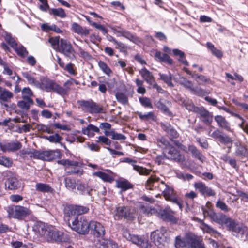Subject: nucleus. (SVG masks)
Returning a JSON list of instances; mask_svg holds the SVG:
<instances>
[{
    "mask_svg": "<svg viewBox=\"0 0 248 248\" xmlns=\"http://www.w3.org/2000/svg\"><path fill=\"white\" fill-rule=\"evenodd\" d=\"M198 114L202 117V121L207 125L210 124L213 121L212 114L203 107H202Z\"/></svg>",
    "mask_w": 248,
    "mask_h": 248,
    "instance_id": "412c9836",
    "label": "nucleus"
},
{
    "mask_svg": "<svg viewBox=\"0 0 248 248\" xmlns=\"http://www.w3.org/2000/svg\"><path fill=\"white\" fill-rule=\"evenodd\" d=\"M115 211V217L117 220L124 219L129 221H133L136 217L134 210L129 206L117 207Z\"/></svg>",
    "mask_w": 248,
    "mask_h": 248,
    "instance_id": "6e6552de",
    "label": "nucleus"
},
{
    "mask_svg": "<svg viewBox=\"0 0 248 248\" xmlns=\"http://www.w3.org/2000/svg\"><path fill=\"white\" fill-rule=\"evenodd\" d=\"M98 66L102 71L106 75L109 76L112 71L108 65L103 61H99L98 62Z\"/></svg>",
    "mask_w": 248,
    "mask_h": 248,
    "instance_id": "09e8293b",
    "label": "nucleus"
},
{
    "mask_svg": "<svg viewBox=\"0 0 248 248\" xmlns=\"http://www.w3.org/2000/svg\"><path fill=\"white\" fill-rule=\"evenodd\" d=\"M186 239L185 240L182 239L180 236H177L175 238V246L176 248H181L186 247Z\"/></svg>",
    "mask_w": 248,
    "mask_h": 248,
    "instance_id": "864d4df0",
    "label": "nucleus"
},
{
    "mask_svg": "<svg viewBox=\"0 0 248 248\" xmlns=\"http://www.w3.org/2000/svg\"><path fill=\"white\" fill-rule=\"evenodd\" d=\"M36 190L43 193H50L54 194L55 192L54 189L46 183H38L35 185Z\"/></svg>",
    "mask_w": 248,
    "mask_h": 248,
    "instance_id": "bb28decb",
    "label": "nucleus"
},
{
    "mask_svg": "<svg viewBox=\"0 0 248 248\" xmlns=\"http://www.w3.org/2000/svg\"><path fill=\"white\" fill-rule=\"evenodd\" d=\"M57 51L63 54L71 59L75 58V51L71 43L67 40L62 38L60 39V46Z\"/></svg>",
    "mask_w": 248,
    "mask_h": 248,
    "instance_id": "9d476101",
    "label": "nucleus"
},
{
    "mask_svg": "<svg viewBox=\"0 0 248 248\" xmlns=\"http://www.w3.org/2000/svg\"><path fill=\"white\" fill-rule=\"evenodd\" d=\"M37 128H38V130H41L43 132H46L48 134L53 133V131L51 130L50 127L42 124H37Z\"/></svg>",
    "mask_w": 248,
    "mask_h": 248,
    "instance_id": "0e129e2a",
    "label": "nucleus"
},
{
    "mask_svg": "<svg viewBox=\"0 0 248 248\" xmlns=\"http://www.w3.org/2000/svg\"><path fill=\"white\" fill-rule=\"evenodd\" d=\"M165 189L163 191L164 196L166 200L169 197H170L172 195L174 194L173 188L169 186L168 185L165 184Z\"/></svg>",
    "mask_w": 248,
    "mask_h": 248,
    "instance_id": "8fccbe9b",
    "label": "nucleus"
},
{
    "mask_svg": "<svg viewBox=\"0 0 248 248\" xmlns=\"http://www.w3.org/2000/svg\"><path fill=\"white\" fill-rule=\"evenodd\" d=\"M94 238H102L105 234V229L104 226L99 222L90 221L89 227V232Z\"/></svg>",
    "mask_w": 248,
    "mask_h": 248,
    "instance_id": "1a4fd4ad",
    "label": "nucleus"
},
{
    "mask_svg": "<svg viewBox=\"0 0 248 248\" xmlns=\"http://www.w3.org/2000/svg\"><path fill=\"white\" fill-rule=\"evenodd\" d=\"M195 188L198 190L202 195H205V191L207 186L205 184L201 182L194 184Z\"/></svg>",
    "mask_w": 248,
    "mask_h": 248,
    "instance_id": "4d7b16f0",
    "label": "nucleus"
},
{
    "mask_svg": "<svg viewBox=\"0 0 248 248\" xmlns=\"http://www.w3.org/2000/svg\"><path fill=\"white\" fill-rule=\"evenodd\" d=\"M160 79L166 83L169 86L173 87L174 84L172 82V77L170 73L169 75L166 74L159 73V74Z\"/></svg>",
    "mask_w": 248,
    "mask_h": 248,
    "instance_id": "c03bdc74",
    "label": "nucleus"
},
{
    "mask_svg": "<svg viewBox=\"0 0 248 248\" xmlns=\"http://www.w3.org/2000/svg\"><path fill=\"white\" fill-rule=\"evenodd\" d=\"M116 183L117 187L121 188L122 191H125L133 188V185L130 183L127 179L117 180Z\"/></svg>",
    "mask_w": 248,
    "mask_h": 248,
    "instance_id": "7c9ffc66",
    "label": "nucleus"
},
{
    "mask_svg": "<svg viewBox=\"0 0 248 248\" xmlns=\"http://www.w3.org/2000/svg\"><path fill=\"white\" fill-rule=\"evenodd\" d=\"M174 213H167L165 211H163L162 213H158V214L160 218L163 220L175 224L177 223L178 218L173 216Z\"/></svg>",
    "mask_w": 248,
    "mask_h": 248,
    "instance_id": "393cba45",
    "label": "nucleus"
},
{
    "mask_svg": "<svg viewBox=\"0 0 248 248\" xmlns=\"http://www.w3.org/2000/svg\"><path fill=\"white\" fill-rule=\"evenodd\" d=\"M89 208L88 207L70 205L64 209V219L69 227H71V223L74 219H78L82 216V214L88 212Z\"/></svg>",
    "mask_w": 248,
    "mask_h": 248,
    "instance_id": "f257e3e1",
    "label": "nucleus"
},
{
    "mask_svg": "<svg viewBox=\"0 0 248 248\" xmlns=\"http://www.w3.org/2000/svg\"><path fill=\"white\" fill-rule=\"evenodd\" d=\"M5 186H7L9 189L15 190L20 187V183L16 178L11 177L7 179L5 182Z\"/></svg>",
    "mask_w": 248,
    "mask_h": 248,
    "instance_id": "c756f323",
    "label": "nucleus"
},
{
    "mask_svg": "<svg viewBox=\"0 0 248 248\" xmlns=\"http://www.w3.org/2000/svg\"><path fill=\"white\" fill-rule=\"evenodd\" d=\"M140 73L144 79L149 84H151L154 79L152 74L145 67L140 71Z\"/></svg>",
    "mask_w": 248,
    "mask_h": 248,
    "instance_id": "2f4dec72",
    "label": "nucleus"
},
{
    "mask_svg": "<svg viewBox=\"0 0 248 248\" xmlns=\"http://www.w3.org/2000/svg\"><path fill=\"white\" fill-rule=\"evenodd\" d=\"M62 156L60 150H51V161L56 158H61Z\"/></svg>",
    "mask_w": 248,
    "mask_h": 248,
    "instance_id": "774afa93",
    "label": "nucleus"
},
{
    "mask_svg": "<svg viewBox=\"0 0 248 248\" xmlns=\"http://www.w3.org/2000/svg\"><path fill=\"white\" fill-rule=\"evenodd\" d=\"M13 97V94L11 92L0 86V100L7 101Z\"/></svg>",
    "mask_w": 248,
    "mask_h": 248,
    "instance_id": "473e14b6",
    "label": "nucleus"
},
{
    "mask_svg": "<svg viewBox=\"0 0 248 248\" xmlns=\"http://www.w3.org/2000/svg\"><path fill=\"white\" fill-rule=\"evenodd\" d=\"M48 41L51 44L53 48L57 51L60 44V37L58 36L55 37H50Z\"/></svg>",
    "mask_w": 248,
    "mask_h": 248,
    "instance_id": "49530a36",
    "label": "nucleus"
},
{
    "mask_svg": "<svg viewBox=\"0 0 248 248\" xmlns=\"http://www.w3.org/2000/svg\"><path fill=\"white\" fill-rule=\"evenodd\" d=\"M115 32L117 34L118 37H124L125 38L130 40L131 42L138 44L141 42L140 39L132 34L128 31L124 29H121L119 30H115Z\"/></svg>",
    "mask_w": 248,
    "mask_h": 248,
    "instance_id": "4468645a",
    "label": "nucleus"
},
{
    "mask_svg": "<svg viewBox=\"0 0 248 248\" xmlns=\"http://www.w3.org/2000/svg\"><path fill=\"white\" fill-rule=\"evenodd\" d=\"M201 224L203 227V229L207 232L210 233H217V231L214 230L212 227L207 224L204 223L203 221L200 220Z\"/></svg>",
    "mask_w": 248,
    "mask_h": 248,
    "instance_id": "69168bd1",
    "label": "nucleus"
},
{
    "mask_svg": "<svg viewBox=\"0 0 248 248\" xmlns=\"http://www.w3.org/2000/svg\"><path fill=\"white\" fill-rule=\"evenodd\" d=\"M183 70L186 74L190 75L192 78L194 79L199 85H204L206 83H209L210 82V79L204 75L192 73L186 67H184Z\"/></svg>",
    "mask_w": 248,
    "mask_h": 248,
    "instance_id": "dca6fc26",
    "label": "nucleus"
},
{
    "mask_svg": "<svg viewBox=\"0 0 248 248\" xmlns=\"http://www.w3.org/2000/svg\"><path fill=\"white\" fill-rule=\"evenodd\" d=\"M190 91L192 93L197 96L202 97L205 94V91L200 87L196 86L195 87H192Z\"/></svg>",
    "mask_w": 248,
    "mask_h": 248,
    "instance_id": "603ef678",
    "label": "nucleus"
},
{
    "mask_svg": "<svg viewBox=\"0 0 248 248\" xmlns=\"http://www.w3.org/2000/svg\"><path fill=\"white\" fill-rule=\"evenodd\" d=\"M82 132L84 135H87L88 136L92 135L93 136L94 134L92 133L91 132H95L99 133H100V129L98 127L92 124H89L86 127L82 128Z\"/></svg>",
    "mask_w": 248,
    "mask_h": 248,
    "instance_id": "e433bc0d",
    "label": "nucleus"
},
{
    "mask_svg": "<svg viewBox=\"0 0 248 248\" xmlns=\"http://www.w3.org/2000/svg\"><path fill=\"white\" fill-rule=\"evenodd\" d=\"M93 175L100 178L104 182L112 183L114 180L112 176L103 171H96L93 173Z\"/></svg>",
    "mask_w": 248,
    "mask_h": 248,
    "instance_id": "c9c22d12",
    "label": "nucleus"
},
{
    "mask_svg": "<svg viewBox=\"0 0 248 248\" xmlns=\"http://www.w3.org/2000/svg\"><path fill=\"white\" fill-rule=\"evenodd\" d=\"M47 242H62L63 241V233L52 226H50L45 238Z\"/></svg>",
    "mask_w": 248,
    "mask_h": 248,
    "instance_id": "9b49d317",
    "label": "nucleus"
},
{
    "mask_svg": "<svg viewBox=\"0 0 248 248\" xmlns=\"http://www.w3.org/2000/svg\"><path fill=\"white\" fill-rule=\"evenodd\" d=\"M115 97L117 101L123 105H126L128 102V97L124 93L121 92H117L115 93Z\"/></svg>",
    "mask_w": 248,
    "mask_h": 248,
    "instance_id": "a18cd8bd",
    "label": "nucleus"
},
{
    "mask_svg": "<svg viewBox=\"0 0 248 248\" xmlns=\"http://www.w3.org/2000/svg\"><path fill=\"white\" fill-rule=\"evenodd\" d=\"M64 182L66 188L73 192H76L77 183L75 179L70 177H66L64 178Z\"/></svg>",
    "mask_w": 248,
    "mask_h": 248,
    "instance_id": "72a5a7b5",
    "label": "nucleus"
},
{
    "mask_svg": "<svg viewBox=\"0 0 248 248\" xmlns=\"http://www.w3.org/2000/svg\"><path fill=\"white\" fill-rule=\"evenodd\" d=\"M14 50L19 56L22 58H25L29 54L26 47L22 44H20L19 46L17 45Z\"/></svg>",
    "mask_w": 248,
    "mask_h": 248,
    "instance_id": "79ce46f5",
    "label": "nucleus"
},
{
    "mask_svg": "<svg viewBox=\"0 0 248 248\" xmlns=\"http://www.w3.org/2000/svg\"><path fill=\"white\" fill-rule=\"evenodd\" d=\"M76 190L80 195L89 196L91 195L92 189L90 188L88 184L84 183H77Z\"/></svg>",
    "mask_w": 248,
    "mask_h": 248,
    "instance_id": "a878e982",
    "label": "nucleus"
},
{
    "mask_svg": "<svg viewBox=\"0 0 248 248\" xmlns=\"http://www.w3.org/2000/svg\"><path fill=\"white\" fill-rule=\"evenodd\" d=\"M166 200L171 201L172 203L178 205L180 209H182L183 207V203L181 202L180 199L175 193Z\"/></svg>",
    "mask_w": 248,
    "mask_h": 248,
    "instance_id": "3c124183",
    "label": "nucleus"
},
{
    "mask_svg": "<svg viewBox=\"0 0 248 248\" xmlns=\"http://www.w3.org/2000/svg\"><path fill=\"white\" fill-rule=\"evenodd\" d=\"M154 104L164 115L170 117H173L174 116V115L169 109V108L161 101V99L155 101Z\"/></svg>",
    "mask_w": 248,
    "mask_h": 248,
    "instance_id": "4be33fe9",
    "label": "nucleus"
},
{
    "mask_svg": "<svg viewBox=\"0 0 248 248\" xmlns=\"http://www.w3.org/2000/svg\"><path fill=\"white\" fill-rule=\"evenodd\" d=\"M99 141L108 146L110 145L111 144V140L105 136H99L98 137V140H97L96 142Z\"/></svg>",
    "mask_w": 248,
    "mask_h": 248,
    "instance_id": "338daca9",
    "label": "nucleus"
},
{
    "mask_svg": "<svg viewBox=\"0 0 248 248\" xmlns=\"http://www.w3.org/2000/svg\"><path fill=\"white\" fill-rule=\"evenodd\" d=\"M22 75L27 79L28 83L31 85H34L38 88H40L41 83L35 80V78L27 72H22Z\"/></svg>",
    "mask_w": 248,
    "mask_h": 248,
    "instance_id": "a19ab883",
    "label": "nucleus"
},
{
    "mask_svg": "<svg viewBox=\"0 0 248 248\" xmlns=\"http://www.w3.org/2000/svg\"><path fill=\"white\" fill-rule=\"evenodd\" d=\"M172 53L174 56H178V61L185 66H188L189 62L186 59V54L184 52L178 49L174 48L172 49Z\"/></svg>",
    "mask_w": 248,
    "mask_h": 248,
    "instance_id": "cd10ccee",
    "label": "nucleus"
},
{
    "mask_svg": "<svg viewBox=\"0 0 248 248\" xmlns=\"http://www.w3.org/2000/svg\"><path fill=\"white\" fill-rule=\"evenodd\" d=\"M49 141L51 143H60L62 138L58 133L49 136Z\"/></svg>",
    "mask_w": 248,
    "mask_h": 248,
    "instance_id": "680f3d73",
    "label": "nucleus"
},
{
    "mask_svg": "<svg viewBox=\"0 0 248 248\" xmlns=\"http://www.w3.org/2000/svg\"><path fill=\"white\" fill-rule=\"evenodd\" d=\"M235 155L239 156H246L248 155L247 149L243 146L238 147L235 151Z\"/></svg>",
    "mask_w": 248,
    "mask_h": 248,
    "instance_id": "052dcab7",
    "label": "nucleus"
},
{
    "mask_svg": "<svg viewBox=\"0 0 248 248\" xmlns=\"http://www.w3.org/2000/svg\"><path fill=\"white\" fill-rule=\"evenodd\" d=\"M211 136L214 139L218 140L221 143L224 145L228 144H232L233 140L228 135L225 134L222 131L218 129H217L214 131Z\"/></svg>",
    "mask_w": 248,
    "mask_h": 248,
    "instance_id": "ddd939ff",
    "label": "nucleus"
},
{
    "mask_svg": "<svg viewBox=\"0 0 248 248\" xmlns=\"http://www.w3.org/2000/svg\"><path fill=\"white\" fill-rule=\"evenodd\" d=\"M211 219L221 225L226 224L228 217L222 213L217 214L216 212L211 213Z\"/></svg>",
    "mask_w": 248,
    "mask_h": 248,
    "instance_id": "b1692460",
    "label": "nucleus"
},
{
    "mask_svg": "<svg viewBox=\"0 0 248 248\" xmlns=\"http://www.w3.org/2000/svg\"><path fill=\"white\" fill-rule=\"evenodd\" d=\"M78 104L83 111L90 114L104 113L102 107L100 106L92 99L89 100H81L78 101Z\"/></svg>",
    "mask_w": 248,
    "mask_h": 248,
    "instance_id": "0eeeda50",
    "label": "nucleus"
},
{
    "mask_svg": "<svg viewBox=\"0 0 248 248\" xmlns=\"http://www.w3.org/2000/svg\"><path fill=\"white\" fill-rule=\"evenodd\" d=\"M100 248H118V246L112 240L103 239L100 242Z\"/></svg>",
    "mask_w": 248,
    "mask_h": 248,
    "instance_id": "ea45409f",
    "label": "nucleus"
},
{
    "mask_svg": "<svg viewBox=\"0 0 248 248\" xmlns=\"http://www.w3.org/2000/svg\"><path fill=\"white\" fill-rule=\"evenodd\" d=\"M139 101L141 105L145 108H153L151 100L148 97H139Z\"/></svg>",
    "mask_w": 248,
    "mask_h": 248,
    "instance_id": "de8ad7c7",
    "label": "nucleus"
},
{
    "mask_svg": "<svg viewBox=\"0 0 248 248\" xmlns=\"http://www.w3.org/2000/svg\"><path fill=\"white\" fill-rule=\"evenodd\" d=\"M150 238L158 248H164L165 244L170 240L169 237L167 236L166 229L164 227H161L160 229L152 232Z\"/></svg>",
    "mask_w": 248,
    "mask_h": 248,
    "instance_id": "7ed1b4c3",
    "label": "nucleus"
},
{
    "mask_svg": "<svg viewBox=\"0 0 248 248\" xmlns=\"http://www.w3.org/2000/svg\"><path fill=\"white\" fill-rule=\"evenodd\" d=\"M90 224V221H88L85 217L82 216L78 219H74L70 227L79 234L86 235L89 233Z\"/></svg>",
    "mask_w": 248,
    "mask_h": 248,
    "instance_id": "39448f33",
    "label": "nucleus"
},
{
    "mask_svg": "<svg viewBox=\"0 0 248 248\" xmlns=\"http://www.w3.org/2000/svg\"><path fill=\"white\" fill-rule=\"evenodd\" d=\"M49 226L45 223H40L36 226L39 235L44 237L45 239L46 236Z\"/></svg>",
    "mask_w": 248,
    "mask_h": 248,
    "instance_id": "f704fd0d",
    "label": "nucleus"
},
{
    "mask_svg": "<svg viewBox=\"0 0 248 248\" xmlns=\"http://www.w3.org/2000/svg\"><path fill=\"white\" fill-rule=\"evenodd\" d=\"M12 160L9 157L0 155V165L9 168L12 166Z\"/></svg>",
    "mask_w": 248,
    "mask_h": 248,
    "instance_id": "5fc2aeb1",
    "label": "nucleus"
},
{
    "mask_svg": "<svg viewBox=\"0 0 248 248\" xmlns=\"http://www.w3.org/2000/svg\"><path fill=\"white\" fill-rule=\"evenodd\" d=\"M216 206L224 212H228L229 209L226 204L221 200H218L216 203Z\"/></svg>",
    "mask_w": 248,
    "mask_h": 248,
    "instance_id": "e2e57ef3",
    "label": "nucleus"
},
{
    "mask_svg": "<svg viewBox=\"0 0 248 248\" xmlns=\"http://www.w3.org/2000/svg\"><path fill=\"white\" fill-rule=\"evenodd\" d=\"M186 244L190 248H205L202 240L196 235L186 237Z\"/></svg>",
    "mask_w": 248,
    "mask_h": 248,
    "instance_id": "a211bd4d",
    "label": "nucleus"
},
{
    "mask_svg": "<svg viewBox=\"0 0 248 248\" xmlns=\"http://www.w3.org/2000/svg\"><path fill=\"white\" fill-rule=\"evenodd\" d=\"M40 80L44 86L46 91L47 92H53L62 97L67 95L69 93V91L70 90V87L64 88L57 84L55 80L46 77H41Z\"/></svg>",
    "mask_w": 248,
    "mask_h": 248,
    "instance_id": "f03ea898",
    "label": "nucleus"
},
{
    "mask_svg": "<svg viewBox=\"0 0 248 248\" xmlns=\"http://www.w3.org/2000/svg\"><path fill=\"white\" fill-rule=\"evenodd\" d=\"M155 59L159 60V62H163L169 65H172L173 63V60L167 53H162L160 51H156L155 54Z\"/></svg>",
    "mask_w": 248,
    "mask_h": 248,
    "instance_id": "5701e85b",
    "label": "nucleus"
},
{
    "mask_svg": "<svg viewBox=\"0 0 248 248\" xmlns=\"http://www.w3.org/2000/svg\"><path fill=\"white\" fill-rule=\"evenodd\" d=\"M188 151L190 152L193 157L203 163L205 159V156L201 151L194 145H188Z\"/></svg>",
    "mask_w": 248,
    "mask_h": 248,
    "instance_id": "aec40b11",
    "label": "nucleus"
},
{
    "mask_svg": "<svg viewBox=\"0 0 248 248\" xmlns=\"http://www.w3.org/2000/svg\"><path fill=\"white\" fill-rule=\"evenodd\" d=\"M7 212L9 217L18 220H22L30 215L31 211L27 207L16 205L9 207Z\"/></svg>",
    "mask_w": 248,
    "mask_h": 248,
    "instance_id": "423d86ee",
    "label": "nucleus"
},
{
    "mask_svg": "<svg viewBox=\"0 0 248 248\" xmlns=\"http://www.w3.org/2000/svg\"><path fill=\"white\" fill-rule=\"evenodd\" d=\"M50 15H52L55 16H58L61 18H64L66 16V14L64 10L62 8H51L49 11Z\"/></svg>",
    "mask_w": 248,
    "mask_h": 248,
    "instance_id": "4c0bfd02",
    "label": "nucleus"
},
{
    "mask_svg": "<svg viewBox=\"0 0 248 248\" xmlns=\"http://www.w3.org/2000/svg\"><path fill=\"white\" fill-rule=\"evenodd\" d=\"M4 37L7 43L13 49L18 45L15 38L12 36L10 33L5 31Z\"/></svg>",
    "mask_w": 248,
    "mask_h": 248,
    "instance_id": "37998d69",
    "label": "nucleus"
},
{
    "mask_svg": "<svg viewBox=\"0 0 248 248\" xmlns=\"http://www.w3.org/2000/svg\"><path fill=\"white\" fill-rule=\"evenodd\" d=\"M30 157L42 160V158H43V151L32 149Z\"/></svg>",
    "mask_w": 248,
    "mask_h": 248,
    "instance_id": "13d9d810",
    "label": "nucleus"
},
{
    "mask_svg": "<svg viewBox=\"0 0 248 248\" xmlns=\"http://www.w3.org/2000/svg\"><path fill=\"white\" fill-rule=\"evenodd\" d=\"M226 221V224H224L226 226L227 229L230 232H232L238 234H244V228L242 226L240 225L238 222L228 217Z\"/></svg>",
    "mask_w": 248,
    "mask_h": 248,
    "instance_id": "f8f14e48",
    "label": "nucleus"
},
{
    "mask_svg": "<svg viewBox=\"0 0 248 248\" xmlns=\"http://www.w3.org/2000/svg\"><path fill=\"white\" fill-rule=\"evenodd\" d=\"M41 29L43 31H52L57 33H61L62 32V30H61L55 24L49 25L47 23H43L41 25Z\"/></svg>",
    "mask_w": 248,
    "mask_h": 248,
    "instance_id": "58836bf2",
    "label": "nucleus"
},
{
    "mask_svg": "<svg viewBox=\"0 0 248 248\" xmlns=\"http://www.w3.org/2000/svg\"><path fill=\"white\" fill-rule=\"evenodd\" d=\"M123 236L127 240L136 245L139 248H151L152 247L148 237L144 235L132 234L127 230H126L123 232Z\"/></svg>",
    "mask_w": 248,
    "mask_h": 248,
    "instance_id": "20e7f679",
    "label": "nucleus"
},
{
    "mask_svg": "<svg viewBox=\"0 0 248 248\" xmlns=\"http://www.w3.org/2000/svg\"><path fill=\"white\" fill-rule=\"evenodd\" d=\"M214 119L220 127L228 131H231L230 124L224 117L221 115H217L215 117Z\"/></svg>",
    "mask_w": 248,
    "mask_h": 248,
    "instance_id": "c85d7f7f",
    "label": "nucleus"
},
{
    "mask_svg": "<svg viewBox=\"0 0 248 248\" xmlns=\"http://www.w3.org/2000/svg\"><path fill=\"white\" fill-rule=\"evenodd\" d=\"M140 118L142 120H147L149 119L154 120V114L153 112H149L147 114H143L141 112H137Z\"/></svg>",
    "mask_w": 248,
    "mask_h": 248,
    "instance_id": "6e6d98bb",
    "label": "nucleus"
},
{
    "mask_svg": "<svg viewBox=\"0 0 248 248\" xmlns=\"http://www.w3.org/2000/svg\"><path fill=\"white\" fill-rule=\"evenodd\" d=\"M22 147L21 143L18 141L2 143L0 142V148L3 152H15L20 149Z\"/></svg>",
    "mask_w": 248,
    "mask_h": 248,
    "instance_id": "2eb2a0df",
    "label": "nucleus"
},
{
    "mask_svg": "<svg viewBox=\"0 0 248 248\" xmlns=\"http://www.w3.org/2000/svg\"><path fill=\"white\" fill-rule=\"evenodd\" d=\"M180 84L183 86L185 88L190 91L193 87L192 82L190 80H187L186 78L184 77L180 78Z\"/></svg>",
    "mask_w": 248,
    "mask_h": 248,
    "instance_id": "bf43d9fd",
    "label": "nucleus"
},
{
    "mask_svg": "<svg viewBox=\"0 0 248 248\" xmlns=\"http://www.w3.org/2000/svg\"><path fill=\"white\" fill-rule=\"evenodd\" d=\"M180 101L181 102V106L185 107V108L189 111L198 113L202 108V107H199L195 106L193 101L186 97H181L180 99Z\"/></svg>",
    "mask_w": 248,
    "mask_h": 248,
    "instance_id": "f3484780",
    "label": "nucleus"
},
{
    "mask_svg": "<svg viewBox=\"0 0 248 248\" xmlns=\"http://www.w3.org/2000/svg\"><path fill=\"white\" fill-rule=\"evenodd\" d=\"M168 149V154L170 160H174L177 162H180L183 161V157L180 154V152L173 146L171 145Z\"/></svg>",
    "mask_w": 248,
    "mask_h": 248,
    "instance_id": "6ab92c4d",
    "label": "nucleus"
}]
</instances>
